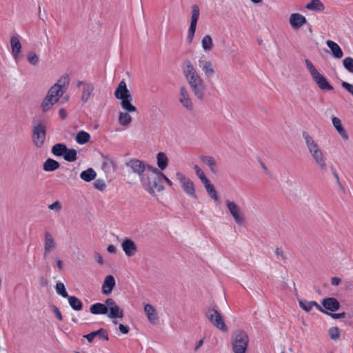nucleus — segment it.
I'll return each mask as SVG.
<instances>
[{
  "label": "nucleus",
  "mask_w": 353,
  "mask_h": 353,
  "mask_svg": "<svg viewBox=\"0 0 353 353\" xmlns=\"http://www.w3.org/2000/svg\"><path fill=\"white\" fill-rule=\"evenodd\" d=\"M182 70L194 97L199 100H203L205 95L206 85L204 80L190 60L186 59L183 62Z\"/></svg>",
  "instance_id": "nucleus-1"
},
{
  "label": "nucleus",
  "mask_w": 353,
  "mask_h": 353,
  "mask_svg": "<svg viewBox=\"0 0 353 353\" xmlns=\"http://www.w3.org/2000/svg\"><path fill=\"white\" fill-rule=\"evenodd\" d=\"M90 312L94 315L107 314L111 319H122L124 316L123 310L112 298L107 299L105 303H97L92 305Z\"/></svg>",
  "instance_id": "nucleus-2"
},
{
  "label": "nucleus",
  "mask_w": 353,
  "mask_h": 353,
  "mask_svg": "<svg viewBox=\"0 0 353 353\" xmlns=\"http://www.w3.org/2000/svg\"><path fill=\"white\" fill-rule=\"evenodd\" d=\"M65 83H68V79L66 77L59 79L49 89L41 103V110L43 112L48 111L59 101L60 97L65 92Z\"/></svg>",
  "instance_id": "nucleus-3"
},
{
  "label": "nucleus",
  "mask_w": 353,
  "mask_h": 353,
  "mask_svg": "<svg viewBox=\"0 0 353 353\" xmlns=\"http://www.w3.org/2000/svg\"><path fill=\"white\" fill-rule=\"evenodd\" d=\"M148 172L140 179L144 189L151 195L155 196L156 192H161L163 185L161 183L160 174L154 170H158L152 166H148Z\"/></svg>",
  "instance_id": "nucleus-4"
},
{
  "label": "nucleus",
  "mask_w": 353,
  "mask_h": 353,
  "mask_svg": "<svg viewBox=\"0 0 353 353\" xmlns=\"http://www.w3.org/2000/svg\"><path fill=\"white\" fill-rule=\"evenodd\" d=\"M303 137L308 151L315 163L321 169H325L326 168L325 157L316 141L307 133L303 134Z\"/></svg>",
  "instance_id": "nucleus-5"
},
{
  "label": "nucleus",
  "mask_w": 353,
  "mask_h": 353,
  "mask_svg": "<svg viewBox=\"0 0 353 353\" xmlns=\"http://www.w3.org/2000/svg\"><path fill=\"white\" fill-rule=\"evenodd\" d=\"M114 96L117 99L121 100V108L128 112H134L137 108L132 104V97L127 88L126 83L124 81H120L114 92Z\"/></svg>",
  "instance_id": "nucleus-6"
},
{
  "label": "nucleus",
  "mask_w": 353,
  "mask_h": 353,
  "mask_svg": "<svg viewBox=\"0 0 353 353\" xmlns=\"http://www.w3.org/2000/svg\"><path fill=\"white\" fill-rule=\"evenodd\" d=\"M226 208L230 212V214L233 218L235 223L239 226H243L246 222V218L243 209L233 201L226 199Z\"/></svg>",
  "instance_id": "nucleus-7"
},
{
  "label": "nucleus",
  "mask_w": 353,
  "mask_h": 353,
  "mask_svg": "<svg viewBox=\"0 0 353 353\" xmlns=\"http://www.w3.org/2000/svg\"><path fill=\"white\" fill-rule=\"evenodd\" d=\"M305 63L313 80L320 89L327 90H333V87L328 83L327 79L319 72L313 63L309 59H305Z\"/></svg>",
  "instance_id": "nucleus-8"
},
{
  "label": "nucleus",
  "mask_w": 353,
  "mask_h": 353,
  "mask_svg": "<svg viewBox=\"0 0 353 353\" xmlns=\"http://www.w3.org/2000/svg\"><path fill=\"white\" fill-rule=\"evenodd\" d=\"M46 125L43 121H39L32 128V141L34 147L41 148L46 142Z\"/></svg>",
  "instance_id": "nucleus-9"
},
{
  "label": "nucleus",
  "mask_w": 353,
  "mask_h": 353,
  "mask_svg": "<svg viewBox=\"0 0 353 353\" xmlns=\"http://www.w3.org/2000/svg\"><path fill=\"white\" fill-rule=\"evenodd\" d=\"M176 179L180 183L183 192L193 199H197L194 182L181 172H176Z\"/></svg>",
  "instance_id": "nucleus-10"
},
{
  "label": "nucleus",
  "mask_w": 353,
  "mask_h": 353,
  "mask_svg": "<svg viewBox=\"0 0 353 353\" xmlns=\"http://www.w3.org/2000/svg\"><path fill=\"white\" fill-rule=\"evenodd\" d=\"M248 341V336L245 332H236L232 343V348L234 353H245Z\"/></svg>",
  "instance_id": "nucleus-11"
},
{
  "label": "nucleus",
  "mask_w": 353,
  "mask_h": 353,
  "mask_svg": "<svg viewBox=\"0 0 353 353\" xmlns=\"http://www.w3.org/2000/svg\"><path fill=\"white\" fill-rule=\"evenodd\" d=\"M205 316L209 321L219 330L226 332V326L221 314L214 307H210L205 312Z\"/></svg>",
  "instance_id": "nucleus-12"
},
{
  "label": "nucleus",
  "mask_w": 353,
  "mask_h": 353,
  "mask_svg": "<svg viewBox=\"0 0 353 353\" xmlns=\"http://www.w3.org/2000/svg\"><path fill=\"white\" fill-rule=\"evenodd\" d=\"M199 16L200 10L199 6L197 5H193L191 8V21L187 36L188 43H192L193 41Z\"/></svg>",
  "instance_id": "nucleus-13"
},
{
  "label": "nucleus",
  "mask_w": 353,
  "mask_h": 353,
  "mask_svg": "<svg viewBox=\"0 0 353 353\" xmlns=\"http://www.w3.org/2000/svg\"><path fill=\"white\" fill-rule=\"evenodd\" d=\"M127 166L130 168L132 172L139 175L141 179L148 172V166L143 161L139 159H131L127 163Z\"/></svg>",
  "instance_id": "nucleus-14"
},
{
  "label": "nucleus",
  "mask_w": 353,
  "mask_h": 353,
  "mask_svg": "<svg viewBox=\"0 0 353 353\" xmlns=\"http://www.w3.org/2000/svg\"><path fill=\"white\" fill-rule=\"evenodd\" d=\"M178 99L179 103L188 110L191 111L194 108V104L190 92L186 87L182 85L179 88Z\"/></svg>",
  "instance_id": "nucleus-15"
},
{
  "label": "nucleus",
  "mask_w": 353,
  "mask_h": 353,
  "mask_svg": "<svg viewBox=\"0 0 353 353\" xmlns=\"http://www.w3.org/2000/svg\"><path fill=\"white\" fill-rule=\"evenodd\" d=\"M82 85V92L81 96V100L83 103H88L90 98L93 95V92L94 90V85L91 83L84 82V81H78L77 87L79 88Z\"/></svg>",
  "instance_id": "nucleus-16"
},
{
  "label": "nucleus",
  "mask_w": 353,
  "mask_h": 353,
  "mask_svg": "<svg viewBox=\"0 0 353 353\" xmlns=\"http://www.w3.org/2000/svg\"><path fill=\"white\" fill-rule=\"evenodd\" d=\"M198 63L206 78H210L215 74V66L212 61L203 58H200L198 61Z\"/></svg>",
  "instance_id": "nucleus-17"
},
{
  "label": "nucleus",
  "mask_w": 353,
  "mask_h": 353,
  "mask_svg": "<svg viewBox=\"0 0 353 353\" xmlns=\"http://www.w3.org/2000/svg\"><path fill=\"white\" fill-rule=\"evenodd\" d=\"M57 248V242L50 232H46L44 234V245L43 254L44 256H48Z\"/></svg>",
  "instance_id": "nucleus-18"
},
{
  "label": "nucleus",
  "mask_w": 353,
  "mask_h": 353,
  "mask_svg": "<svg viewBox=\"0 0 353 353\" xmlns=\"http://www.w3.org/2000/svg\"><path fill=\"white\" fill-rule=\"evenodd\" d=\"M10 48L13 59L17 61L21 55L22 46L19 39L17 36L10 37Z\"/></svg>",
  "instance_id": "nucleus-19"
},
{
  "label": "nucleus",
  "mask_w": 353,
  "mask_h": 353,
  "mask_svg": "<svg viewBox=\"0 0 353 353\" xmlns=\"http://www.w3.org/2000/svg\"><path fill=\"white\" fill-rule=\"evenodd\" d=\"M289 23L294 30H299L307 23V19L301 14L292 13L289 17Z\"/></svg>",
  "instance_id": "nucleus-20"
},
{
  "label": "nucleus",
  "mask_w": 353,
  "mask_h": 353,
  "mask_svg": "<svg viewBox=\"0 0 353 353\" xmlns=\"http://www.w3.org/2000/svg\"><path fill=\"white\" fill-rule=\"evenodd\" d=\"M116 282L112 275H108L105 277L102 284L101 291L105 295H109L112 293Z\"/></svg>",
  "instance_id": "nucleus-21"
},
{
  "label": "nucleus",
  "mask_w": 353,
  "mask_h": 353,
  "mask_svg": "<svg viewBox=\"0 0 353 353\" xmlns=\"http://www.w3.org/2000/svg\"><path fill=\"white\" fill-rule=\"evenodd\" d=\"M121 248L129 257L134 256L137 250L135 243L130 239H125L121 243Z\"/></svg>",
  "instance_id": "nucleus-22"
},
{
  "label": "nucleus",
  "mask_w": 353,
  "mask_h": 353,
  "mask_svg": "<svg viewBox=\"0 0 353 353\" xmlns=\"http://www.w3.org/2000/svg\"><path fill=\"white\" fill-rule=\"evenodd\" d=\"M144 312L148 321L152 324H157L159 320L157 310L151 304L147 303L144 305Z\"/></svg>",
  "instance_id": "nucleus-23"
},
{
  "label": "nucleus",
  "mask_w": 353,
  "mask_h": 353,
  "mask_svg": "<svg viewBox=\"0 0 353 353\" xmlns=\"http://www.w3.org/2000/svg\"><path fill=\"white\" fill-rule=\"evenodd\" d=\"M200 159L203 163L206 165L213 174H216L219 171L217 161L211 156H201Z\"/></svg>",
  "instance_id": "nucleus-24"
},
{
  "label": "nucleus",
  "mask_w": 353,
  "mask_h": 353,
  "mask_svg": "<svg viewBox=\"0 0 353 353\" xmlns=\"http://www.w3.org/2000/svg\"><path fill=\"white\" fill-rule=\"evenodd\" d=\"M323 306L332 312L338 310L340 307V303L336 299L333 297L325 298L322 301Z\"/></svg>",
  "instance_id": "nucleus-25"
},
{
  "label": "nucleus",
  "mask_w": 353,
  "mask_h": 353,
  "mask_svg": "<svg viewBox=\"0 0 353 353\" xmlns=\"http://www.w3.org/2000/svg\"><path fill=\"white\" fill-rule=\"evenodd\" d=\"M327 46L332 51V55L336 59H341L343 56V52L340 46L333 41H326Z\"/></svg>",
  "instance_id": "nucleus-26"
},
{
  "label": "nucleus",
  "mask_w": 353,
  "mask_h": 353,
  "mask_svg": "<svg viewBox=\"0 0 353 353\" xmlns=\"http://www.w3.org/2000/svg\"><path fill=\"white\" fill-rule=\"evenodd\" d=\"M129 113L130 112L125 110L119 113L118 122L120 125L127 128L131 124L132 118Z\"/></svg>",
  "instance_id": "nucleus-27"
},
{
  "label": "nucleus",
  "mask_w": 353,
  "mask_h": 353,
  "mask_svg": "<svg viewBox=\"0 0 353 353\" xmlns=\"http://www.w3.org/2000/svg\"><path fill=\"white\" fill-rule=\"evenodd\" d=\"M299 303L300 307L307 312H310L314 307L319 311L324 312L323 308L316 301H299Z\"/></svg>",
  "instance_id": "nucleus-28"
},
{
  "label": "nucleus",
  "mask_w": 353,
  "mask_h": 353,
  "mask_svg": "<svg viewBox=\"0 0 353 353\" xmlns=\"http://www.w3.org/2000/svg\"><path fill=\"white\" fill-rule=\"evenodd\" d=\"M214 43L210 35L206 34L201 39V47L204 52H209L214 48Z\"/></svg>",
  "instance_id": "nucleus-29"
},
{
  "label": "nucleus",
  "mask_w": 353,
  "mask_h": 353,
  "mask_svg": "<svg viewBox=\"0 0 353 353\" xmlns=\"http://www.w3.org/2000/svg\"><path fill=\"white\" fill-rule=\"evenodd\" d=\"M59 167V163L52 159H48L43 164V169L46 172L54 171L57 170Z\"/></svg>",
  "instance_id": "nucleus-30"
},
{
  "label": "nucleus",
  "mask_w": 353,
  "mask_h": 353,
  "mask_svg": "<svg viewBox=\"0 0 353 353\" xmlns=\"http://www.w3.org/2000/svg\"><path fill=\"white\" fill-rule=\"evenodd\" d=\"M332 124L337 130V132L339 133V134L341 136V137L344 140H347L348 139V135L346 133L343 127L342 126L341 120L337 117H334L332 119Z\"/></svg>",
  "instance_id": "nucleus-31"
},
{
  "label": "nucleus",
  "mask_w": 353,
  "mask_h": 353,
  "mask_svg": "<svg viewBox=\"0 0 353 353\" xmlns=\"http://www.w3.org/2000/svg\"><path fill=\"white\" fill-rule=\"evenodd\" d=\"M157 165L161 170H165L168 165V158L164 152H159L157 154Z\"/></svg>",
  "instance_id": "nucleus-32"
},
{
  "label": "nucleus",
  "mask_w": 353,
  "mask_h": 353,
  "mask_svg": "<svg viewBox=\"0 0 353 353\" xmlns=\"http://www.w3.org/2000/svg\"><path fill=\"white\" fill-rule=\"evenodd\" d=\"M305 8L309 10L322 12L325 7L320 0H312L305 6Z\"/></svg>",
  "instance_id": "nucleus-33"
},
{
  "label": "nucleus",
  "mask_w": 353,
  "mask_h": 353,
  "mask_svg": "<svg viewBox=\"0 0 353 353\" xmlns=\"http://www.w3.org/2000/svg\"><path fill=\"white\" fill-rule=\"evenodd\" d=\"M75 140L79 144H85L90 141V135L89 133L81 130L77 133Z\"/></svg>",
  "instance_id": "nucleus-34"
},
{
  "label": "nucleus",
  "mask_w": 353,
  "mask_h": 353,
  "mask_svg": "<svg viewBox=\"0 0 353 353\" xmlns=\"http://www.w3.org/2000/svg\"><path fill=\"white\" fill-rule=\"evenodd\" d=\"M68 303L70 307L76 311H80L83 308V303L76 296H69L68 297Z\"/></svg>",
  "instance_id": "nucleus-35"
},
{
  "label": "nucleus",
  "mask_w": 353,
  "mask_h": 353,
  "mask_svg": "<svg viewBox=\"0 0 353 353\" xmlns=\"http://www.w3.org/2000/svg\"><path fill=\"white\" fill-rule=\"evenodd\" d=\"M96 176L97 174L92 168L87 169L86 170L83 171L80 174L81 179L86 182L92 181L95 179Z\"/></svg>",
  "instance_id": "nucleus-36"
},
{
  "label": "nucleus",
  "mask_w": 353,
  "mask_h": 353,
  "mask_svg": "<svg viewBox=\"0 0 353 353\" xmlns=\"http://www.w3.org/2000/svg\"><path fill=\"white\" fill-rule=\"evenodd\" d=\"M204 187L210 195V196L213 199L214 201L219 200V196L217 195V192L214 188V186L210 183V180L203 183Z\"/></svg>",
  "instance_id": "nucleus-37"
},
{
  "label": "nucleus",
  "mask_w": 353,
  "mask_h": 353,
  "mask_svg": "<svg viewBox=\"0 0 353 353\" xmlns=\"http://www.w3.org/2000/svg\"><path fill=\"white\" fill-rule=\"evenodd\" d=\"M67 150V147L63 143H57L52 148V153L54 156L60 157L64 156V154Z\"/></svg>",
  "instance_id": "nucleus-38"
},
{
  "label": "nucleus",
  "mask_w": 353,
  "mask_h": 353,
  "mask_svg": "<svg viewBox=\"0 0 353 353\" xmlns=\"http://www.w3.org/2000/svg\"><path fill=\"white\" fill-rule=\"evenodd\" d=\"M114 162L112 159L107 157L103 159L101 168L105 172V173L108 174L111 172L112 170H114Z\"/></svg>",
  "instance_id": "nucleus-39"
},
{
  "label": "nucleus",
  "mask_w": 353,
  "mask_h": 353,
  "mask_svg": "<svg viewBox=\"0 0 353 353\" xmlns=\"http://www.w3.org/2000/svg\"><path fill=\"white\" fill-rule=\"evenodd\" d=\"M63 158L69 162L74 161L77 159V151L74 149H68L67 148Z\"/></svg>",
  "instance_id": "nucleus-40"
},
{
  "label": "nucleus",
  "mask_w": 353,
  "mask_h": 353,
  "mask_svg": "<svg viewBox=\"0 0 353 353\" xmlns=\"http://www.w3.org/2000/svg\"><path fill=\"white\" fill-rule=\"evenodd\" d=\"M55 289H56L57 292L59 294H60L61 296H62L63 297L68 298L69 296V295L65 290V285L63 283H61V282L57 283Z\"/></svg>",
  "instance_id": "nucleus-41"
},
{
  "label": "nucleus",
  "mask_w": 353,
  "mask_h": 353,
  "mask_svg": "<svg viewBox=\"0 0 353 353\" xmlns=\"http://www.w3.org/2000/svg\"><path fill=\"white\" fill-rule=\"evenodd\" d=\"M194 170L195 171L196 176L199 178V179L203 183L209 181L203 171L197 165H195L194 166Z\"/></svg>",
  "instance_id": "nucleus-42"
},
{
  "label": "nucleus",
  "mask_w": 353,
  "mask_h": 353,
  "mask_svg": "<svg viewBox=\"0 0 353 353\" xmlns=\"http://www.w3.org/2000/svg\"><path fill=\"white\" fill-rule=\"evenodd\" d=\"M28 62L32 65H37L39 63V59L37 54L34 52H28L27 55Z\"/></svg>",
  "instance_id": "nucleus-43"
},
{
  "label": "nucleus",
  "mask_w": 353,
  "mask_h": 353,
  "mask_svg": "<svg viewBox=\"0 0 353 353\" xmlns=\"http://www.w3.org/2000/svg\"><path fill=\"white\" fill-rule=\"evenodd\" d=\"M93 185L97 190L101 192H103L107 187L105 182L102 179H97L94 182Z\"/></svg>",
  "instance_id": "nucleus-44"
},
{
  "label": "nucleus",
  "mask_w": 353,
  "mask_h": 353,
  "mask_svg": "<svg viewBox=\"0 0 353 353\" xmlns=\"http://www.w3.org/2000/svg\"><path fill=\"white\" fill-rule=\"evenodd\" d=\"M343 66L349 72L353 73V59L347 57L343 61Z\"/></svg>",
  "instance_id": "nucleus-45"
},
{
  "label": "nucleus",
  "mask_w": 353,
  "mask_h": 353,
  "mask_svg": "<svg viewBox=\"0 0 353 353\" xmlns=\"http://www.w3.org/2000/svg\"><path fill=\"white\" fill-rule=\"evenodd\" d=\"M329 335L332 340H336L340 336V330L338 327H333L329 330Z\"/></svg>",
  "instance_id": "nucleus-46"
},
{
  "label": "nucleus",
  "mask_w": 353,
  "mask_h": 353,
  "mask_svg": "<svg viewBox=\"0 0 353 353\" xmlns=\"http://www.w3.org/2000/svg\"><path fill=\"white\" fill-rule=\"evenodd\" d=\"M48 209L59 213L62 209V205L60 201H56L53 203L48 205Z\"/></svg>",
  "instance_id": "nucleus-47"
},
{
  "label": "nucleus",
  "mask_w": 353,
  "mask_h": 353,
  "mask_svg": "<svg viewBox=\"0 0 353 353\" xmlns=\"http://www.w3.org/2000/svg\"><path fill=\"white\" fill-rule=\"evenodd\" d=\"M100 332H103V333L97 334H96V336L99 337L101 339L108 341L109 338H108V333H107V331L105 329L101 328V329H99V330H98L97 331H94V332H97V333H99Z\"/></svg>",
  "instance_id": "nucleus-48"
},
{
  "label": "nucleus",
  "mask_w": 353,
  "mask_h": 353,
  "mask_svg": "<svg viewBox=\"0 0 353 353\" xmlns=\"http://www.w3.org/2000/svg\"><path fill=\"white\" fill-rule=\"evenodd\" d=\"M154 170L157 174H160V179H161V178L163 179L169 186H170V187L172 186V185H173L172 182L162 172H161L159 170Z\"/></svg>",
  "instance_id": "nucleus-49"
},
{
  "label": "nucleus",
  "mask_w": 353,
  "mask_h": 353,
  "mask_svg": "<svg viewBox=\"0 0 353 353\" xmlns=\"http://www.w3.org/2000/svg\"><path fill=\"white\" fill-rule=\"evenodd\" d=\"M101 333H103V332H100L99 333L92 332L88 334L84 335L83 337L85 338L88 341L89 343H92L93 341L94 337L96 336V334H101Z\"/></svg>",
  "instance_id": "nucleus-50"
},
{
  "label": "nucleus",
  "mask_w": 353,
  "mask_h": 353,
  "mask_svg": "<svg viewBox=\"0 0 353 353\" xmlns=\"http://www.w3.org/2000/svg\"><path fill=\"white\" fill-rule=\"evenodd\" d=\"M341 85L343 88H344L346 90H347L350 93H351L353 95V85L345 81H343Z\"/></svg>",
  "instance_id": "nucleus-51"
},
{
  "label": "nucleus",
  "mask_w": 353,
  "mask_h": 353,
  "mask_svg": "<svg viewBox=\"0 0 353 353\" xmlns=\"http://www.w3.org/2000/svg\"><path fill=\"white\" fill-rule=\"evenodd\" d=\"M52 311L55 314L56 316L57 317V319L59 321H62L63 320V316L61 315V313L60 310H59V308L57 306H55V305L52 306Z\"/></svg>",
  "instance_id": "nucleus-52"
},
{
  "label": "nucleus",
  "mask_w": 353,
  "mask_h": 353,
  "mask_svg": "<svg viewBox=\"0 0 353 353\" xmlns=\"http://www.w3.org/2000/svg\"><path fill=\"white\" fill-rule=\"evenodd\" d=\"M94 256L98 263H99L100 265H103L104 263V261L102 258V256L98 252H94Z\"/></svg>",
  "instance_id": "nucleus-53"
},
{
  "label": "nucleus",
  "mask_w": 353,
  "mask_h": 353,
  "mask_svg": "<svg viewBox=\"0 0 353 353\" xmlns=\"http://www.w3.org/2000/svg\"><path fill=\"white\" fill-rule=\"evenodd\" d=\"M330 315L334 319H342L344 318L346 315L345 312L341 313H331Z\"/></svg>",
  "instance_id": "nucleus-54"
},
{
  "label": "nucleus",
  "mask_w": 353,
  "mask_h": 353,
  "mask_svg": "<svg viewBox=\"0 0 353 353\" xmlns=\"http://www.w3.org/2000/svg\"><path fill=\"white\" fill-rule=\"evenodd\" d=\"M119 329L120 332L123 334H126L129 332V328L123 324L119 325Z\"/></svg>",
  "instance_id": "nucleus-55"
},
{
  "label": "nucleus",
  "mask_w": 353,
  "mask_h": 353,
  "mask_svg": "<svg viewBox=\"0 0 353 353\" xmlns=\"http://www.w3.org/2000/svg\"><path fill=\"white\" fill-rule=\"evenodd\" d=\"M59 115L61 119H65L67 117V112L64 108H61L59 110Z\"/></svg>",
  "instance_id": "nucleus-56"
},
{
  "label": "nucleus",
  "mask_w": 353,
  "mask_h": 353,
  "mask_svg": "<svg viewBox=\"0 0 353 353\" xmlns=\"http://www.w3.org/2000/svg\"><path fill=\"white\" fill-rule=\"evenodd\" d=\"M340 282H341V279L338 277H332L331 279V283H332V285H333L334 286L339 285Z\"/></svg>",
  "instance_id": "nucleus-57"
},
{
  "label": "nucleus",
  "mask_w": 353,
  "mask_h": 353,
  "mask_svg": "<svg viewBox=\"0 0 353 353\" xmlns=\"http://www.w3.org/2000/svg\"><path fill=\"white\" fill-rule=\"evenodd\" d=\"M107 250L110 253H115L117 250L114 245H110L108 247Z\"/></svg>",
  "instance_id": "nucleus-58"
},
{
  "label": "nucleus",
  "mask_w": 353,
  "mask_h": 353,
  "mask_svg": "<svg viewBox=\"0 0 353 353\" xmlns=\"http://www.w3.org/2000/svg\"><path fill=\"white\" fill-rule=\"evenodd\" d=\"M56 263L59 270H63V262L59 259H56Z\"/></svg>",
  "instance_id": "nucleus-59"
},
{
  "label": "nucleus",
  "mask_w": 353,
  "mask_h": 353,
  "mask_svg": "<svg viewBox=\"0 0 353 353\" xmlns=\"http://www.w3.org/2000/svg\"><path fill=\"white\" fill-rule=\"evenodd\" d=\"M203 339L200 340V341L198 342V343L196 344V347H195L194 350H198V349H199V347L203 345Z\"/></svg>",
  "instance_id": "nucleus-60"
},
{
  "label": "nucleus",
  "mask_w": 353,
  "mask_h": 353,
  "mask_svg": "<svg viewBox=\"0 0 353 353\" xmlns=\"http://www.w3.org/2000/svg\"><path fill=\"white\" fill-rule=\"evenodd\" d=\"M250 1L254 4H261L263 2V0H250Z\"/></svg>",
  "instance_id": "nucleus-61"
},
{
  "label": "nucleus",
  "mask_w": 353,
  "mask_h": 353,
  "mask_svg": "<svg viewBox=\"0 0 353 353\" xmlns=\"http://www.w3.org/2000/svg\"><path fill=\"white\" fill-rule=\"evenodd\" d=\"M48 283V281L46 279H43V281L41 283L42 286H46Z\"/></svg>",
  "instance_id": "nucleus-62"
},
{
  "label": "nucleus",
  "mask_w": 353,
  "mask_h": 353,
  "mask_svg": "<svg viewBox=\"0 0 353 353\" xmlns=\"http://www.w3.org/2000/svg\"><path fill=\"white\" fill-rule=\"evenodd\" d=\"M113 323H114V324H117V321H113Z\"/></svg>",
  "instance_id": "nucleus-63"
}]
</instances>
